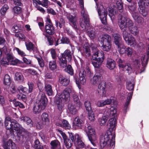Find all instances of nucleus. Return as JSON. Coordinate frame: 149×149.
<instances>
[{"instance_id":"obj_13","label":"nucleus","mask_w":149,"mask_h":149,"mask_svg":"<svg viewBox=\"0 0 149 149\" xmlns=\"http://www.w3.org/2000/svg\"><path fill=\"white\" fill-rule=\"evenodd\" d=\"M3 147L4 149H17L16 146L12 140L9 139L8 141L5 142L3 140Z\"/></svg>"},{"instance_id":"obj_52","label":"nucleus","mask_w":149,"mask_h":149,"mask_svg":"<svg viewBox=\"0 0 149 149\" xmlns=\"http://www.w3.org/2000/svg\"><path fill=\"white\" fill-rule=\"evenodd\" d=\"M42 1H39V4L42 6L47 8L50 2L48 0H42Z\"/></svg>"},{"instance_id":"obj_28","label":"nucleus","mask_w":149,"mask_h":149,"mask_svg":"<svg viewBox=\"0 0 149 149\" xmlns=\"http://www.w3.org/2000/svg\"><path fill=\"white\" fill-rule=\"evenodd\" d=\"M107 67L110 70H113L115 67L116 65V62L112 59L108 60L107 63Z\"/></svg>"},{"instance_id":"obj_49","label":"nucleus","mask_w":149,"mask_h":149,"mask_svg":"<svg viewBox=\"0 0 149 149\" xmlns=\"http://www.w3.org/2000/svg\"><path fill=\"white\" fill-rule=\"evenodd\" d=\"M72 140L69 139L64 141V144L67 148L70 149L71 148L72 145Z\"/></svg>"},{"instance_id":"obj_51","label":"nucleus","mask_w":149,"mask_h":149,"mask_svg":"<svg viewBox=\"0 0 149 149\" xmlns=\"http://www.w3.org/2000/svg\"><path fill=\"white\" fill-rule=\"evenodd\" d=\"M21 25L19 24H15L12 28V30L15 33H18L20 31L21 29Z\"/></svg>"},{"instance_id":"obj_30","label":"nucleus","mask_w":149,"mask_h":149,"mask_svg":"<svg viewBox=\"0 0 149 149\" xmlns=\"http://www.w3.org/2000/svg\"><path fill=\"white\" fill-rule=\"evenodd\" d=\"M113 37L115 44L118 47H119L120 45L121 44L120 43L121 40L120 36L118 33H116L113 35Z\"/></svg>"},{"instance_id":"obj_22","label":"nucleus","mask_w":149,"mask_h":149,"mask_svg":"<svg viewBox=\"0 0 149 149\" xmlns=\"http://www.w3.org/2000/svg\"><path fill=\"white\" fill-rule=\"evenodd\" d=\"M84 123V121L79 117H76L74 120L73 126L77 128H81L82 125Z\"/></svg>"},{"instance_id":"obj_8","label":"nucleus","mask_w":149,"mask_h":149,"mask_svg":"<svg viewBox=\"0 0 149 149\" xmlns=\"http://www.w3.org/2000/svg\"><path fill=\"white\" fill-rule=\"evenodd\" d=\"M116 110L113 107H111L110 109V111H105L104 113L106 115L103 116L102 118L99 119L98 121L99 124L101 126L104 125L108 120L109 116H114L116 114Z\"/></svg>"},{"instance_id":"obj_46","label":"nucleus","mask_w":149,"mask_h":149,"mask_svg":"<svg viewBox=\"0 0 149 149\" xmlns=\"http://www.w3.org/2000/svg\"><path fill=\"white\" fill-rule=\"evenodd\" d=\"M12 119H11V118L9 117H6L5 118V120L4 121V125H5V126L6 127V129L8 130H9L10 132H11V130H12V128L11 129H8L7 127H8V126H10V124L8 123H9V122H11L12 120Z\"/></svg>"},{"instance_id":"obj_42","label":"nucleus","mask_w":149,"mask_h":149,"mask_svg":"<svg viewBox=\"0 0 149 149\" xmlns=\"http://www.w3.org/2000/svg\"><path fill=\"white\" fill-rule=\"evenodd\" d=\"M103 61L97 59H93L92 61V64L95 68H99L102 64Z\"/></svg>"},{"instance_id":"obj_4","label":"nucleus","mask_w":149,"mask_h":149,"mask_svg":"<svg viewBox=\"0 0 149 149\" xmlns=\"http://www.w3.org/2000/svg\"><path fill=\"white\" fill-rule=\"evenodd\" d=\"M123 36L124 39L128 45L132 47L136 46L140 49L143 48L144 45L143 43L140 42L138 44L134 38L128 33L127 32H123Z\"/></svg>"},{"instance_id":"obj_31","label":"nucleus","mask_w":149,"mask_h":149,"mask_svg":"<svg viewBox=\"0 0 149 149\" xmlns=\"http://www.w3.org/2000/svg\"><path fill=\"white\" fill-rule=\"evenodd\" d=\"M80 72L87 78L92 77L93 74V72L88 67H86V69L82 71H81Z\"/></svg>"},{"instance_id":"obj_41","label":"nucleus","mask_w":149,"mask_h":149,"mask_svg":"<svg viewBox=\"0 0 149 149\" xmlns=\"http://www.w3.org/2000/svg\"><path fill=\"white\" fill-rule=\"evenodd\" d=\"M49 67L50 69L52 70L56 69L57 67L56 60H53L50 61L49 63Z\"/></svg>"},{"instance_id":"obj_21","label":"nucleus","mask_w":149,"mask_h":149,"mask_svg":"<svg viewBox=\"0 0 149 149\" xmlns=\"http://www.w3.org/2000/svg\"><path fill=\"white\" fill-rule=\"evenodd\" d=\"M72 53L70 50L67 49L61 54V56L70 61L72 59Z\"/></svg>"},{"instance_id":"obj_32","label":"nucleus","mask_w":149,"mask_h":149,"mask_svg":"<svg viewBox=\"0 0 149 149\" xmlns=\"http://www.w3.org/2000/svg\"><path fill=\"white\" fill-rule=\"evenodd\" d=\"M129 95L127 97V102L125 103L124 109L123 110V112L124 113H125L126 112V110L128 108V106L130 104V101L132 99V93L130 92L129 93Z\"/></svg>"},{"instance_id":"obj_44","label":"nucleus","mask_w":149,"mask_h":149,"mask_svg":"<svg viewBox=\"0 0 149 149\" xmlns=\"http://www.w3.org/2000/svg\"><path fill=\"white\" fill-rule=\"evenodd\" d=\"M134 20L138 23H141L143 21V18L141 16L138 15V13L132 16Z\"/></svg>"},{"instance_id":"obj_7","label":"nucleus","mask_w":149,"mask_h":149,"mask_svg":"<svg viewBox=\"0 0 149 149\" xmlns=\"http://www.w3.org/2000/svg\"><path fill=\"white\" fill-rule=\"evenodd\" d=\"M69 137L72 142L74 141L76 148H83L84 147L85 144L81 140V136L79 134H76L73 135L72 133H70Z\"/></svg>"},{"instance_id":"obj_25","label":"nucleus","mask_w":149,"mask_h":149,"mask_svg":"<svg viewBox=\"0 0 149 149\" xmlns=\"http://www.w3.org/2000/svg\"><path fill=\"white\" fill-rule=\"evenodd\" d=\"M46 33L49 35H52L55 33L54 28L52 24H48L45 26Z\"/></svg>"},{"instance_id":"obj_24","label":"nucleus","mask_w":149,"mask_h":149,"mask_svg":"<svg viewBox=\"0 0 149 149\" xmlns=\"http://www.w3.org/2000/svg\"><path fill=\"white\" fill-rule=\"evenodd\" d=\"M83 17L84 18V21H83V20L82 21H81L80 23L81 26L83 30L86 29L88 31V29H90L91 28L89 23L88 15V22L86 21L85 18Z\"/></svg>"},{"instance_id":"obj_23","label":"nucleus","mask_w":149,"mask_h":149,"mask_svg":"<svg viewBox=\"0 0 149 149\" xmlns=\"http://www.w3.org/2000/svg\"><path fill=\"white\" fill-rule=\"evenodd\" d=\"M45 108L42 107V106L40 104L36 103L33 108V112L35 114H39L42 110L44 109Z\"/></svg>"},{"instance_id":"obj_34","label":"nucleus","mask_w":149,"mask_h":149,"mask_svg":"<svg viewBox=\"0 0 149 149\" xmlns=\"http://www.w3.org/2000/svg\"><path fill=\"white\" fill-rule=\"evenodd\" d=\"M59 79L60 83L62 84L63 86H66L68 85L69 83L70 80L62 76H60L59 77Z\"/></svg>"},{"instance_id":"obj_18","label":"nucleus","mask_w":149,"mask_h":149,"mask_svg":"<svg viewBox=\"0 0 149 149\" xmlns=\"http://www.w3.org/2000/svg\"><path fill=\"white\" fill-rule=\"evenodd\" d=\"M99 40L102 44H109L111 42V38L109 35L105 34L101 36L99 38Z\"/></svg>"},{"instance_id":"obj_55","label":"nucleus","mask_w":149,"mask_h":149,"mask_svg":"<svg viewBox=\"0 0 149 149\" xmlns=\"http://www.w3.org/2000/svg\"><path fill=\"white\" fill-rule=\"evenodd\" d=\"M71 94H72L74 102L78 103L79 101L77 93L73 90Z\"/></svg>"},{"instance_id":"obj_14","label":"nucleus","mask_w":149,"mask_h":149,"mask_svg":"<svg viewBox=\"0 0 149 149\" xmlns=\"http://www.w3.org/2000/svg\"><path fill=\"white\" fill-rule=\"evenodd\" d=\"M14 56L10 53L6 54V56L3 57L1 61V63L4 65H8L13 60Z\"/></svg>"},{"instance_id":"obj_2","label":"nucleus","mask_w":149,"mask_h":149,"mask_svg":"<svg viewBox=\"0 0 149 149\" xmlns=\"http://www.w3.org/2000/svg\"><path fill=\"white\" fill-rule=\"evenodd\" d=\"M127 16V14L126 13H123L120 15V17L118 21L119 27L123 32H126L128 28L131 33L134 36L137 35L139 32L137 27H133L134 24Z\"/></svg>"},{"instance_id":"obj_19","label":"nucleus","mask_w":149,"mask_h":149,"mask_svg":"<svg viewBox=\"0 0 149 149\" xmlns=\"http://www.w3.org/2000/svg\"><path fill=\"white\" fill-rule=\"evenodd\" d=\"M79 4L81 10V15L83 17L85 18L86 21L88 22V14L86 10L84 8L83 0H79Z\"/></svg>"},{"instance_id":"obj_56","label":"nucleus","mask_w":149,"mask_h":149,"mask_svg":"<svg viewBox=\"0 0 149 149\" xmlns=\"http://www.w3.org/2000/svg\"><path fill=\"white\" fill-rule=\"evenodd\" d=\"M118 47V51L120 54H123L125 53L126 49L125 46L122 44H120V46Z\"/></svg>"},{"instance_id":"obj_15","label":"nucleus","mask_w":149,"mask_h":149,"mask_svg":"<svg viewBox=\"0 0 149 149\" xmlns=\"http://www.w3.org/2000/svg\"><path fill=\"white\" fill-rule=\"evenodd\" d=\"M107 86V85L104 81H102L98 86V88L100 89V91H98V93H100V95L103 97L106 96L105 88Z\"/></svg>"},{"instance_id":"obj_17","label":"nucleus","mask_w":149,"mask_h":149,"mask_svg":"<svg viewBox=\"0 0 149 149\" xmlns=\"http://www.w3.org/2000/svg\"><path fill=\"white\" fill-rule=\"evenodd\" d=\"M85 76L82 73L80 72L79 74V79H76V83L79 89L81 88L80 84L84 85L86 83V80Z\"/></svg>"},{"instance_id":"obj_11","label":"nucleus","mask_w":149,"mask_h":149,"mask_svg":"<svg viewBox=\"0 0 149 149\" xmlns=\"http://www.w3.org/2000/svg\"><path fill=\"white\" fill-rule=\"evenodd\" d=\"M40 92L38 95L36 103L40 104L42 106L43 108H45L47 105V98L44 93L40 90Z\"/></svg>"},{"instance_id":"obj_1","label":"nucleus","mask_w":149,"mask_h":149,"mask_svg":"<svg viewBox=\"0 0 149 149\" xmlns=\"http://www.w3.org/2000/svg\"><path fill=\"white\" fill-rule=\"evenodd\" d=\"M116 113L114 116L112 115L109 117H113L109 120L108 125L109 130L104 136L101 137L100 139V148L103 149L104 148H109L110 149H113L115 144V127L116 123L115 117Z\"/></svg>"},{"instance_id":"obj_58","label":"nucleus","mask_w":149,"mask_h":149,"mask_svg":"<svg viewBox=\"0 0 149 149\" xmlns=\"http://www.w3.org/2000/svg\"><path fill=\"white\" fill-rule=\"evenodd\" d=\"M117 63L118 64L119 68H123L125 66L124 61L120 58H118V59Z\"/></svg>"},{"instance_id":"obj_57","label":"nucleus","mask_w":149,"mask_h":149,"mask_svg":"<svg viewBox=\"0 0 149 149\" xmlns=\"http://www.w3.org/2000/svg\"><path fill=\"white\" fill-rule=\"evenodd\" d=\"M8 8V6L6 4H4L3 6L0 10V13L2 15H4L6 13L7 10Z\"/></svg>"},{"instance_id":"obj_64","label":"nucleus","mask_w":149,"mask_h":149,"mask_svg":"<svg viewBox=\"0 0 149 149\" xmlns=\"http://www.w3.org/2000/svg\"><path fill=\"white\" fill-rule=\"evenodd\" d=\"M125 53L128 56H131L132 53V49L129 47H128L126 48Z\"/></svg>"},{"instance_id":"obj_47","label":"nucleus","mask_w":149,"mask_h":149,"mask_svg":"<svg viewBox=\"0 0 149 149\" xmlns=\"http://www.w3.org/2000/svg\"><path fill=\"white\" fill-rule=\"evenodd\" d=\"M102 49L103 50L106 52L109 51L111 48V42L109 43V44L106 43V44H102Z\"/></svg>"},{"instance_id":"obj_5","label":"nucleus","mask_w":149,"mask_h":149,"mask_svg":"<svg viewBox=\"0 0 149 149\" xmlns=\"http://www.w3.org/2000/svg\"><path fill=\"white\" fill-rule=\"evenodd\" d=\"M11 122H9V123L10 124V126H8L7 127L8 129H11V132H12L14 130L17 131V135L20 136H24V134L26 133L25 132V130L16 120L14 119L12 120Z\"/></svg>"},{"instance_id":"obj_29","label":"nucleus","mask_w":149,"mask_h":149,"mask_svg":"<svg viewBox=\"0 0 149 149\" xmlns=\"http://www.w3.org/2000/svg\"><path fill=\"white\" fill-rule=\"evenodd\" d=\"M20 119L21 120H22L26 123L30 127H31L33 126V122L30 118L27 116H23L20 118Z\"/></svg>"},{"instance_id":"obj_53","label":"nucleus","mask_w":149,"mask_h":149,"mask_svg":"<svg viewBox=\"0 0 149 149\" xmlns=\"http://www.w3.org/2000/svg\"><path fill=\"white\" fill-rule=\"evenodd\" d=\"M15 78L16 80L20 82H22L23 81V77L20 73H17L15 74Z\"/></svg>"},{"instance_id":"obj_20","label":"nucleus","mask_w":149,"mask_h":149,"mask_svg":"<svg viewBox=\"0 0 149 149\" xmlns=\"http://www.w3.org/2000/svg\"><path fill=\"white\" fill-rule=\"evenodd\" d=\"M128 10L132 16L137 14L138 12L136 10V3L134 2L130 3L128 5Z\"/></svg>"},{"instance_id":"obj_36","label":"nucleus","mask_w":149,"mask_h":149,"mask_svg":"<svg viewBox=\"0 0 149 149\" xmlns=\"http://www.w3.org/2000/svg\"><path fill=\"white\" fill-rule=\"evenodd\" d=\"M59 64L61 67L65 68L67 65V60L62 56L59 58Z\"/></svg>"},{"instance_id":"obj_3","label":"nucleus","mask_w":149,"mask_h":149,"mask_svg":"<svg viewBox=\"0 0 149 149\" xmlns=\"http://www.w3.org/2000/svg\"><path fill=\"white\" fill-rule=\"evenodd\" d=\"M149 58V44L148 46V51L147 52V56H144L141 58V63L143 67H141L140 61L138 59L135 60L134 61V65L135 69L136 71V74L138 73H141L143 72L145 69L146 66L147 64Z\"/></svg>"},{"instance_id":"obj_35","label":"nucleus","mask_w":149,"mask_h":149,"mask_svg":"<svg viewBox=\"0 0 149 149\" xmlns=\"http://www.w3.org/2000/svg\"><path fill=\"white\" fill-rule=\"evenodd\" d=\"M45 88L47 94L48 96L52 95L53 93L52 86L49 84H46Z\"/></svg>"},{"instance_id":"obj_50","label":"nucleus","mask_w":149,"mask_h":149,"mask_svg":"<svg viewBox=\"0 0 149 149\" xmlns=\"http://www.w3.org/2000/svg\"><path fill=\"white\" fill-rule=\"evenodd\" d=\"M88 118L90 121H94L95 119V116L94 113L91 110L88 111Z\"/></svg>"},{"instance_id":"obj_62","label":"nucleus","mask_w":149,"mask_h":149,"mask_svg":"<svg viewBox=\"0 0 149 149\" xmlns=\"http://www.w3.org/2000/svg\"><path fill=\"white\" fill-rule=\"evenodd\" d=\"M25 45L27 49L28 50H31L33 49V45L31 42H25Z\"/></svg>"},{"instance_id":"obj_54","label":"nucleus","mask_w":149,"mask_h":149,"mask_svg":"<svg viewBox=\"0 0 149 149\" xmlns=\"http://www.w3.org/2000/svg\"><path fill=\"white\" fill-rule=\"evenodd\" d=\"M124 69V70L127 71V72L128 73V74L131 73L132 71V68L130 65L129 64H127V65H125V66L123 68Z\"/></svg>"},{"instance_id":"obj_10","label":"nucleus","mask_w":149,"mask_h":149,"mask_svg":"<svg viewBox=\"0 0 149 149\" xmlns=\"http://www.w3.org/2000/svg\"><path fill=\"white\" fill-rule=\"evenodd\" d=\"M148 0H139L138 2V10L139 13L143 17H146L148 14V10L147 7L146 6L145 4L147 5Z\"/></svg>"},{"instance_id":"obj_59","label":"nucleus","mask_w":149,"mask_h":149,"mask_svg":"<svg viewBox=\"0 0 149 149\" xmlns=\"http://www.w3.org/2000/svg\"><path fill=\"white\" fill-rule=\"evenodd\" d=\"M134 85V83L128 81L127 82V88L129 91H132L133 90Z\"/></svg>"},{"instance_id":"obj_37","label":"nucleus","mask_w":149,"mask_h":149,"mask_svg":"<svg viewBox=\"0 0 149 149\" xmlns=\"http://www.w3.org/2000/svg\"><path fill=\"white\" fill-rule=\"evenodd\" d=\"M56 103L58 110L60 111H62L63 107V104L62 103V99L56 97Z\"/></svg>"},{"instance_id":"obj_48","label":"nucleus","mask_w":149,"mask_h":149,"mask_svg":"<svg viewBox=\"0 0 149 149\" xmlns=\"http://www.w3.org/2000/svg\"><path fill=\"white\" fill-rule=\"evenodd\" d=\"M62 126L61 127L67 129H69L70 128V125L67 120L63 119L62 121Z\"/></svg>"},{"instance_id":"obj_45","label":"nucleus","mask_w":149,"mask_h":149,"mask_svg":"<svg viewBox=\"0 0 149 149\" xmlns=\"http://www.w3.org/2000/svg\"><path fill=\"white\" fill-rule=\"evenodd\" d=\"M116 4L117 7L120 13L123 11V4L121 0H116Z\"/></svg>"},{"instance_id":"obj_61","label":"nucleus","mask_w":149,"mask_h":149,"mask_svg":"<svg viewBox=\"0 0 149 149\" xmlns=\"http://www.w3.org/2000/svg\"><path fill=\"white\" fill-rule=\"evenodd\" d=\"M84 105L86 108V110L88 111H89L91 110V104L90 102L87 100L85 101L84 102Z\"/></svg>"},{"instance_id":"obj_40","label":"nucleus","mask_w":149,"mask_h":149,"mask_svg":"<svg viewBox=\"0 0 149 149\" xmlns=\"http://www.w3.org/2000/svg\"><path fill=\"white\" fill-rule=\"evenodd\" d=\"M42 121L45 124H48L49 122L48 115L46 113H43L41 116Z\"/></svg>"},{"instance_id":"obj_6","label":"nucleus","mask_w":149,"mask_h":149,"mask_svg":"<svg viewBox=\"0 0 149 149\" xmlns=\"http://www.w3.org/2000/svg\"><path fill=\"white\" fill-rule=\"evenodd\" d=\"M86 131L89 141L93 146H95L97 138L94 129L91 126H89Z\"/></svg>"},{"instance_id":"obj_33","label":"nucleus","mask_w":149,"mask_h":149,"mask_svg":"<svg viewBox=\"0 0 149 149\" xmlns=\"http://www.w3.org/2000/svg\"><path fill=\"white\" fill-rule=\"evenodd\" d=\"M101 75L99 73H96L91 80V83L95 85L98 82L99 79H100Z\"/></svg>"},{"instance_id":"obj_16","label":"nucleus","mask_w":149,"mask_h":149,"mask_svg":"<svg viewBox=\"0 0 149 149\" xmlns=\"http://www.w3.org/2000/svg\"><path fill=\"white\" fill-rule=\"evenodd\" d=\"M66 16L67 18L72 24L71 25L73 28L75 30L77 29L76 25L77 18L75 16L72 15L70 13H67Z\"/></svg>"},{"instance_id":"obj_12","label":"nucleus","mask_w":149,"mask_h":149,"mask_svg":"<svg viewBox=\"0 0 149 149\" xmlns=\"http://www.w3.org/2000/svg\"><path fill=\"white\" fill-rule=\"evenodd\" d=\"M97 12L102 23L104 25L106 24H107L106 17L107 14V10L102 7L100 9L98 8Z\"/></svg>"},{"instance_id":"obj_39","label":"nucleus","mask_w":149,"mask_h":149,"mask_svg":"<svg viewBox=\"0 0 149 149\" xmlns=\"http://www.w3.org/2000/svg\"><path fill=\"white\" fill-rule=\"evenodd\" d=\"M68 110L71 114L73 115L76 114L77 112V110L75 106L72 104L69 105Z\"/></svg>"},{"instance_id":"obj_38","label":"nucleus","mask_w":149,"mask_h":149,"mask_svg":"<svg viewBox=\"0 0 149 149\" xmlns=\"http://www.w3.org/2000/svg\"><path fill=\"white\" fill-rule=\"evenodd\" d=\"M29 86V90L26 87H24V90H23V93L25 94H28L29 93H31L32 91L33 86V83H28Z\"/></svg>"},{"instance_id":"obj_26","label":"nucleus","mask_w":149,"mask_h":149,"mask_svg":"<svg viewBox=\"0 0 149 149\" xmlns=\"http://www.w3.org/2000/svg\"><path fill=\"white\" fill-rule=\"evenodd\" d=\"M82 54L86 57H89L91 55V50L87 44L84 45L82 51Z\"/></svg>"},{"instance_id":"obj_9","label":"nucleus","mask_w":149,"mask_h":149,"mask_svg":"<svg viewBox=\"0 0 149 149\" xmlns=\"http://www.w3.org/2000/svg\"><path fill=\"white\" fill-rule=\"evenodd\" d=\"M73 90L71 88H66L61 94L58 93L56 97L59 99H61L62 100H64L65 101L68 102L70 99V94H72Z\"/></svg>"},{"instance_id":"obj_60","label":"nucleus","mask_w":149,"mask_h":149,"mask_svg":"<svg viewBox=\"0 0 149 149\" xmlns=\"http://www.w3.org/2000/svg\"><path fill=\"white\" fill-rule=\"evenodd\" d=\"M97 59L101 61H103L104 59V56L103 52L102 51H100L98 54Z\"/></svg>"},{"instance_id":"obj_27","label":"nucleus","mask_w":149,"mask_h":149,"mask_svg":"<svg viewBox=\"0 0 149 149\" xmlns=\"http://www.w3.org/2000/svg\"><path fill=\"white\" fill-rule=\"evenodd\" d=\"M50 144L51 149H61L60 142L57 140L51 141Z\"/></svg>"},{"instance_id":"obj_43","label":"nucleus","mask_w":149,"mask_h":149,"mask_svg":"<svg viewBox=\"0 0 149 149\" xmlns=\"http://www.w3.org/2000/svg\"><path fill=\"white\" fill-rule=\"evenodd\" d=\"M11 79L9 75L6 74L4 78V84L6 85H9L11 83Z\"/></svg>"},{"instance_id":"obj_63","label":"nucleus","mask_w":149,"mask_h":149,"mask_svg":"<svg viewBox=\"0 0 149 149\" xmlns=\"http://www.w3.org/2000/svg\"><path fill=\"white\" fill-rule=\"evenodd\" d=\"M13 11L15 13L18 14L21 12L22 8L20 7L15 6L14 7Z\"/></svg>"}]
</instances>
